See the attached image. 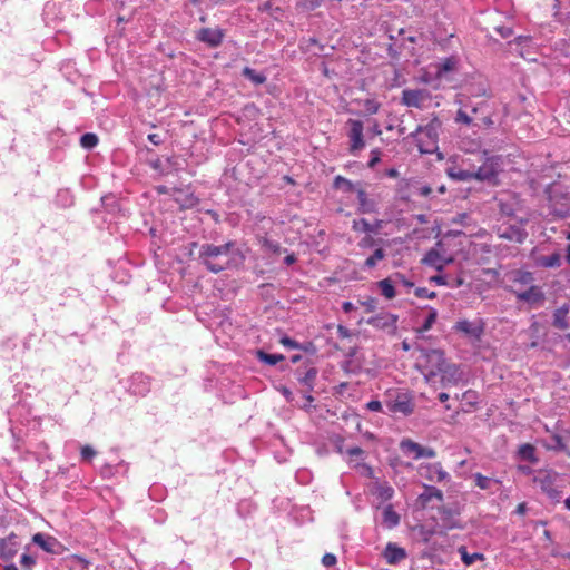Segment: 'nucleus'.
<instances>
[{
	"mask_svg": "<svg viewBox=\"0 0 570 570\" xmlns=\"http://www.w3.org/2000/svg\"><path fill=\"white\" fill-rule=\"evenodd\" d=\"M199 261L212 273H219L240 264L244 256L234 242L222 245L203 244L199 248Z\"/></svg>",
	"mask_w": 570,
	"mask_h": 570,
	"instance_id": "nucleus-1",
	"label": "nucleus"
},
{
	"mask_svg": "<svg viewBox=\"0 0 570 570\" xmlns=\"http://www.w3.org/2000/svg\"><path fill=\"white\" fill-rule=\"evenodd\" d=\"M442 128V121L433 117L426 125L419 126L415 132L416 146L421 154H433L438 149L439 135Z\"/></svg>",
	"mask_w": 570,
	"mask_h": 570,
	"instance_id": "nucleus-2",
	"label": "nucleus"
},
{
	"mask_svg": "<svg viewBox=\"0 0 570 570\" xmlns=\"http://www.w3.org/2000/svg\"><path fill=\"white\" fill-rule=\"evenodd\" d=\"M445 362L446 358L442 351L422 350L416 365L420 372L423 374L425 381L430 384H433L436 382Z\"/></svg>",
	"mask_w": 570,
	"mask_h": 570,
	"instance_id": "nucleus-3",
	"label": "nucleus"
},
{
	"mask_svg": "<svg viewBox=\"0 0 570 570\" xmlns=\"http://www.w3.org/2000/svg\"><path fill=\"white\" fill-rule=\"evenodd\" d=\"M384 404L389 412L409 416L414 412V401L411 392L400 389H390L384 394Z\"/></svg>",
	"mask_w": 570,
	"mask_h": 570,
	"instance_id": "nucleus-4",
	"label": "nucleus"
},
{
	"mask_svg": "<svg viewBox=\"0 0 570 570\" xmlns=\"http://www.w3.org/2000/svg\"><path fill=\"white\" fill-rule=\"evenodd\" d=\"M551 212L560 217L570 216V194L559 183L551 184L547 190Z\"/></svg>",
	"mask_w": 570,
	"mask_h": 570,
	"instance_id": "nucleus-5",
	"label": "nucleus"
},
{
	"mask_svg": "<svg viewBox=\"0 0 570 570\" xmlns=\"http://www.w3.org/2000/svg\"><path fill=\"white\" fill-rule=\"evenodd\" d=\"M558 478V473L552 471L540 472L534 478V482L539 484L541 491L546 493L549 499L556 502L561 498V490L557 485Z\"/></svg>",
	"mask_w": 570,
	"mask_h": 570,
	"instance_id": "nucleus-6",
	"label": "nucleus"
},
{
	"mask_svg": "<svg viewBox=\"0 0 570 570\" xmlns=\"http://www.w3.org/2000/svg\"><path fill=\"white\" fill-rule=\"evenodd\" d=\"M431 98V94L426 89H404L401 102L406 107L423 109Z\"/></svg>",
	"mask_w": 570,
	"mask_h": 570,
	"instance_id": "nucleus-7",
	"label": "nucleus"
},
{
	"mask_svg": "<svg viewBox=\"0 0 570 570\" xmlns=\"http://www.w3.org/2000/svg\"><path fill=\"white\" fill-rule=\"evenodd\" d=\"M401 451L409 456H412L414 460L419 459H433L436 455L434 449L429 446H423L410 439H404L400 443Z\"/></svg>",
	"mask_w": 570,
	"mask_h": 570,
	"instance_id": "nucleus-8",
	"label": "nucleus"
},
{
	"mask_svg": "<svg viewBox=\"0 0 570 570\" xmlns=\"http://www.w3.org/2000/svg\"><path fill=\"white\" fill-rule=\"evenodd\" d=\"M419 474L430 482H448L450 474L443 470L441 463H425L419 466Z\"/></svg>",
	"mask_w": 570,
	"mask_h": 570,
	"instance_id": "nucleus-9",
	"label": "nucleus"
},
{
	"mask_svg": "<svg viewBox=\"0 0 570 570\" xmlns=\"http://www.w3.org/2000/svg\"><path fill=\"white\" fill-rule=\"evenodd\" d=\"M438 379L443 387L454 386L463 380V371L459 365L446 361Z\"/></svg>",
	"mask_w": 570,
	"mask_h": 570,
	"instance_id": "nucleus-10",
	"label": "nucleus"
},
{
	"mask_svg": "<svg viewBox=\"0 0 570 570\" xmlns=\"http://www.w3.org/2000/svg\"><path fill=\"white\" fill-rule=\"evenodd\" d=\"M150 377L144 373H135L128 380L127 390L135 396H146L150 391Z\"/></svg>",
	"mask_w": 570,
	"mask_h": 570,
	"instance_id": "nucleus-11",
	"label": "nucleus"
},
{
	"mask_svg": "<svg viewBox=\"0 0 570 570\" xmlns=\"http://www.w3.org/2000/svg\"><path fill=\"white\" fill-rule=\"evenodd\" d=\"M20 549V541L17 534L10 533L6 538H0V559L3 561L12 560Z\"/></svg>",
	"mask_w": 570,
	"mask_h": 570,
	"instance_id": "nucleus-12",
	"label": "nucleus"
},
{
	"mask_svg": "<svg viewBox=\"0 0 570 570\" xmlns=\"http://www.w3.org/2000/svg\"><path fill=\"white\" fill-rule=\"evenodd\" d=\"M499 173V163L495 158L487 159L478 170H473V177L480 181H492L497 178Z\"/></svg>",
	"mask_w": 570,
	"mask_h": 570,
	"instance_id": "nucleus-13",
	"label": "nucleus"
},
{
	"mask_svg": "<svg viewBox=\"0 0 570 570\" xmlns=\"http://www.w3.org/2000/svg\"><path fill=\"white\" fill-rule=\"evenodd\" d=\"M367 323L375 328L394 333L396 331L397 316L391 313H381L368 318Z\"/></svg>",
	"mask_w": 570,
	"mask_h": 570,
	"instance_id": "nucleus-14",
	"label": "nucleus"
},
{
	"mask_svg": "<svg viewBox=\"0 0 570 570\" xmlns=\"http://www.w3.org/2000/svg\"><path fill=\"white\" fill-rule=\"evenodd\" d=\"M454 328L458 332H461L471 338L480 340L484 332V324L481 320H478L474 322H471L468 320H461V321L456 322Z\"/></svg>",
	"mask_w": 570,
	"mask_h": 570,
	"instance_id": "nucleus-15",
	"label": "nucleus"
},
{
	"mask_svg": "<svg viewBox=\"0 0 570 570\" xmlns=\"http://www.w3.org/2000/svg\"><path fill=\"white\" fill-rule=\"evenodd\" d=\"M32 542L48 553L59 554L61 552L62 546L55 537L38 532L32 535Z\"/></svg>",
	"mask_w": 570,
	"mask_h": 570,
	"instance_id": "nucleus-16",
	"label": "nucleus"
},
{
	"mask_svg": "<svg viewBox=\"0 0 570 570\" xmlns=\"http://www.w3.org/2000/svg\"><path fill=\"white\" fill-rule=\"evenodd\" d=\"M350 141H351V151L355 153L357 150H361L364 147V139H363V124L360 120L350 119Z\"/></svg>",
	"mask_w": 570,
	"mask_h": 570,
	"instance_id": "nucleus-17",
	"label": "nucleus"
},
{
	"mask_svg": "<svg viewBox=\"0 0 570 570\" xmlns=\"http://www.w3.org/2000/svg\"><path fill=\"white\" fill-rule=\"evenodd\" d=\"M383 557L389 564H397L406 559L407 553L404 548L399 547L396 543L389 542L383 551Z\"/></svg>",
	"mask_w": 570,
	"mask_h": 570,
	"instance_id": "nucleus-18",
	"label": "nucleus"
},
{
	"mask_svg": "<svg viewBox=\"0 0 570 570\" xmlns=\"http://www.w3.org/2000/svg\"><path fill=\"white\" fill-rule=\"evenodd\" d=\"M223 37H224V35H223L222 30L218 28H215V29L203 28L199 30L198 36H197V38L200 41H203L212 47L219 46L223 41Z\"/></svg>",
	"mask_w": 570,
	"mask_h": 570,
	"instance_id": "nucleus-19",
	"label": "nucleus"
},
{
	"mask_svg": "<svg viewBox=\"0 0 570 570\" xmlns=\"http://www.w3.org/2000/svg\"><path fill=\"white\" fill-rule=\"evenodd\" d=\"M518 301L537 304L543 301V293L540 287L531 285L527 291H514Z\"/></svg>",
	"mask_w": 570,
	"mask_h": 570,
	"instance_id": "nucleus-20",
	"label": "nucleus"
},
{
	"mask_svg": "<svg viewBox=\"0 0 570 570\" xmlns=\"http://www.w3.org/2000/svg\"><path fill=\"white\" fill-rule=\"evenodd\" d=\"M372 493L380 499L381 502L389 501L394 495V489L386 481L376 480L372 484Z\"/></svg>",
	"mask_w": 570,
	"mask_h": 570,
	"instance_id": "nucleus-21",
	"label": "nucleus"
},
{
	"mask_svg": "<svg viewBox=\"0 0 570 570\" xmlns=\"http://www.w3.org/2000/svg\"><path fill=\"white\" fill-rule=\"evenodd\" d=\"M401 517L392 504H387L382 511V524L386 529H394L400 524Z\"/></svg>",
	"mask_w": 570,
	"mask_h": 570,
	"instance_id": "nucleus-22",
	"label": "nucleus"
},
{
	"mask_svg": "<svg viewBox=\"0 0 570 570\" xmlns=\"http://www.w3.org/2000/svg\"><path fill=\"white\" fill-rule=\"evenodd\" d=\"M258 245L261 246V249L269 255H281L283 252H286V249L282 248L281 244L269 237L265 236H258L257 237Z\"/></svg>",
	"mask_w": 570,
	"mask_h": 570,
	"instance_id": "nucleus-23",
	"label": "nucleus"
},
{
	"mask_svg": "<svg viewBox=\"0 0 570 570\" xmlns=\"http://www.w3.org/2000/svg\"><path fill=\"white\" fill-rule=\"evenodd\" d=\"M499 236L515 243H523L528 236V233L523 228L508 226L500 230Z\"/></svg>",
	"mask_w": 570,
	"mask_h": 570,
	"instance_id": "nucleus-24",
	"label": "nucleus"
},
{
	"mask_svg": "<svg viewBox=\"0 0 570 570\" xmlns=\"http://www.w3.org/2000/svg\"><path fill=\"white\" fill-rule=\"evenodd\" d=\"M432 499L443 500V492L435 487L424 485V491L419 495L422 505H426Z\"/></svg>",
	"mask_w": 570,
	"mask_h": 570,
	"instance_id": "nucleus-25",
	"label": "nucleus"
},
{
	"mask_svg": "<svg viewBox=\"0 0 570 570\" xmlns=\"http://www.w3.org/2000/svg\"><path fill=\"white\" fill-rule=\"evenodd\" d=\"M423 263L433 266L435 269L440 272L443 269L445 261L438 250L432 249L426 253V255L423 258Z\"/></svg>",
	"mask_w": 570,
	"mask_h": 570,
	"instance_id": "nucleus-26",
	"label": "nucleus"
},
{
	"mask_svg": "<svg viewBox=\"0 0 570 570\" xmlns=\"http://www.w3.org/2000/svg\"><path fill=\"white\" fill-rule=\"evenodd\" d=\"M448 176L456 181H469L474 179L473 170L462 169L458 167H451L446 170Z\"/></svg>",
	"mask_w": 570,
	"mask_h": 570,
	"instance_id": "nucleus-27",
	"label": "nucleus"
},
{
	"mask_svg": "<svg viewBox=\"0 0 570 570\" xmlns=\"http://www.w3.org/2000/svg\"><path fill=\"white\" fill-rule=\"evenodd\" d=\"M458 552H459V554L461 557L462 562L465 566H471L474 562L481 561V560L484 559V556L482 553H479V552L469 553L465 546H460L458 548Z\"/></svg>",
	"mask_w": 570,
	"mask_h": 570,
	"instance_id": "nucleus-28",
	"label": "nucleus"
},
{
	"mask_svg": "<svg viewBox=\"0 0 570 570\" xmlns=\"http://www.w3.org/2000/svg\"><path fill=\"white\" fill-rule=\"evenodd\" d=\"M393 282L391 278H385L376 283L377 288L386 299H392L396 295Z\"/></svg>",
	"mask_w": 570,
	"mask_h": 570,
	"instance_id": "nucleus-29",
	"label": "nucleus"
},
{
	"mask_svg": "<svg viewBox=\"0 0 570 570\" xmlns=\"http://www.w3.org/2000/svg\"><path fill=\"white\" fill-rule=\"evenodd\" d=\"M357 199H358L360 210L362 213L374 212L375 203L367 197L366 193L363 189L357 190Z\"/></svg>",
	"mask_w": 570,
	"mask_h": 570,
	"instance_id": "nucleus-30",
	"label": "nucleus"
},
{
	"mask_svg": "<svg viewBox=\"0 0 570 570\" xmlns=\"http://www.w3.org/2000/svg\"><path fill=\"white\" fill-rule=\"evenodd\" d=\"M511 281L514 284L528 286L532 284L533 282V275L531 272L528 271H515L511 275Z\"/></svg>",
	"mask_w": 570,
	"mask_h": 570,
	"instance_id": "nucleus-31",
	"label": "nucleus"
},
{
	"mask_svg": "<svg viewBox=\"0 0 570 570\" xmlns=\"http://www.w3.org/2000/svg\"><path fill=\"white\" fill-rule=\"evenodd\" d=\"M568 307L562 306L558 308L553 314V325L559 330H566L568 327L567 322Z\"/></svg>",
	"mask_w": 570,
	"mask_h": 570,
	"instance_id": "nucleus-32",
	"label": "nucleus"
},
{
	"mask_svg": "<svg viewBox=\"0 0 570 570\" xmlns=\"http://www.w3.org/2000/svg\"><path fill=\"white\" fill-rule=\"evenodd\" d=\"M519 455L522 460L529 461L531 463H537L538 458L535 456V449L533 445L525 443L519 448Z\"/></svg>",
	"mask_w": 570,
	"mask_h": 570,
	"instance_id": "nucleus-33",
	"label": "nucleus"
},
{
	"mask_svg": "<svg viewBox=\"0 0 570 570\" xmlns=\"http://www.w3.org/2000/svg\"><path fill=\"white\" fill-rule=\"evenodd\" d=\"M429 311V315L426 316L422 326L417 330L419 333H425L432 328L438 318V311L431 306L425 307Z\"/></svg>",
	"mask_w": 570,
	"mask_h": 570,
	"instance_id": "nucleus-34",
	"label": "nucleus"
},
{
	"mask_svg": "<svg viewBox=\"0 0 570 570\" xmlns=\"http://www.w3.org/2000/svg\"><path fill=\"white\" fill-rule=\"evenodd\" d=\"M539 264L547 268L559 267L561 265V255L553 253L549 256H542L539 258Z\"/></svg>",
	"mask_w": 570,
	"mask_h": 570,
	"instance_id": "nucleus-35",
	"label": "nucleus"
},
{
	"mask_svg": "<svg viewBox=\"0 0 570 570\" xmlns=\"http://www.w3.org/2000/svg\"><path fill=\"white\" fill-rule=\"evenodd\" d=\"M243 76L255 85H262L266 81L265 75L256 72L254 69L249 67H245L243 69Z\"/></svg>",
	"mask_w": 570,
	"mask_h": 570,
	"instance_id": "nucleus-36",
	"label": "nucleus"
},
{
	"mask_svg": "<svg viewBox=\"0 0 570 570\" xmlns=\"http://www.w3.org/2000/svg\"><path fill=\"white\" fill-rule=\"evenodd\" d=\"M257 357L259 361L268 365H276L278 362L285 358L282 354H268L264 351H257Z\"/></svg>",
	"mask_w": 570,
	"mask_h": 570,
	"instance_id": "nucleus-37",
	"label": "nucleus"
},
{
	"mask_svg": "<svg viewBox=\"0 0 570 570\" xmlns=\"http://www.w3.org/2000/svg\"><path fill=\"white\" fill-rule=\"evenodd\" d=\"M441 520L445 529H455L461 528L459 521L453 518V514L450 510L443 509L441 512Z\"/></svg>",
	"mask_w": 570,
	"mask_h": 570,
	"instance_id": "nucleus-38",
	"label": "nucleus"
},
{
	"mask_svg": "<svg viewBox=\"0 0 570 570\" xmlns=\"http://www.w3.org/2000/svg\"><path fill=\"white\" fill-rule=\"evenodd\" d=\"M473 478L475 481V485L481 490H491L492 485L499 482L497 480H492L488 476H484L481 473H475Z\"/></svg>",
	"mask_w": 570,
	"mask_h": 570,
	"instance_id": "nucleus-39",
	"label": "nucleus"
},
{
	"mask_svg": "<svg viewBox=\"0 0 570 570\" xmlns=\"http://www.w3.org/2000/svg\"><path fill=\"white\" fill-rule=\"evenodd\" d=\"M455 59L446 58L441 63L436 66V75L438 77H442L444 73L452 71L455 68Z\"/></svg>",
	"mask_w": 570,
	"mask_h": 570,
	"instance_id": "nucleus-40",
	"label": "nucleus"
},
{
	"mask_svg": "<svg viewBox=\"0 0 570 570\" xmlns=\"http://www.w3.org/2000/svg\"><path fill=\"white\" fill-rule=\"evenodd\" d=\"M385 256V253L382 248H377L374 250V253L366 258L364 265L365 267L367 268H373L374 266H376V264L382 261Z\"/></svg>",
	"mask_w": 570,
	"mask_h": 570,
	"instance_id": "nucleus-41",
	"label": "nucleus"
},
{
	"mask_svg": "<svg viewBox=\"0 0 570 570\" xmlns=\"http://www.w3.org/2000/svg\"><path fill=\"white\" fill-rule=\"evenodd\" d=\"M98 144V137L95 134L87 132L81 136L80 145L86 149H91Z\"/></svg>",
	"mask_w": 570,
	"mask_h": 570,
	"instance_id": "nucleus-42",
	"label": "nucleus"
},
{
	"mask_svg": "<svg viewBox=\"0 0 570 570\" xmlns=\"http://www.w3.org/2000/svg\"><path fill=\"white\" fill-rule=\"evenodd\" d=\"M362 106L367 115H375L379 111L381 104L375 99H365L362 101Z\"/></svg>",
	"mask_w": 570,
	"mask_h": 570,
	"instance_id": "nucleus-43",
	"label": "nucleus"
},
{
	"mask_svg": "<svg viewBox=\"0 0 570 570\" xmlns=\"http://www.w3.org/2000/svg\"><path fill=\"white\" fill-rule=\"evenodd\" d=\"M37 563V559L31 554L24 552L20 558V564L23 570H32Z\"/></svg>",
	"mask_w": 570,
	"mask_h": 570,
	"instance_id": "nucleus-44",
	"label": "nucleus"
},
{
	"mask_svg": "<svg viewBox=\"0 0 570 570\" xmlns=\"http://www.w3.org/2000/svg\"><path fill=\"white\" fill-rule=\"evenodd\" d=\"M334 187L336 189H344L346 191H351L353 190V184L351 180L342 177V176H336L335 179H334Z\"/></svg>",
	"mask_w": 570,
	"mask_h": 570,
	"instance_id": "nucleus-45",
	"label": "nucleus"
},
{
	"mask_svg": "<svg viewBox=\"0 0 570 570\" xmlns=\"http://www.w3.org/2000/svg\"><path fill=\"white\" fill-rule=\"evenodd\" d=\"M316 375H317V371H316V368H314V367H309L308 370H306V372L304 373V375H303V376H299V377H298V380H299L303 384H305V385H307V386H311V385H312V383L314 382V380H315Z\"/></svg>",
	"mask_w": 570,
	"mask_h": 570,
	"instance_id": "nucleus-46",
	"label": "nucleus"
},
{
	"mask_svg": "<svg viewBox=\"0 0 570 570\" xmlns=\"http://www.w3.org/2000/svg\"><path fill=\"white\" fill-rule=\"evenodd\" d=\"M414 294L419 298L433 299V298L436 297V293L435 292L429 291L425 287H417V288H415Z\"/></svg>",
	"mask_w": 570,
	"mask_h": 570,
	"instance_id": "nucleus-47",
	"label": "nucleus"
},
{
	"mask_svg": "<svg viewBox=\"0 0 570 570\" xmlns=\"http://www.w3.org/2000/svg\"><path fill=\"white\" fill-rule=\"evenodd\" d=\"M353 228L361 232H373L372 225L366 219L354 220Z\"/></svg>",
	"mask_w": 570,
	"mask_h": 570,
	"instance_id": "nucleus-48",
	"label": "nucleus"
},
{
	"mask_svg": "<svg viewBox=\"0 0 570 570\" xmlns=\"http://www.w3.org/2000/svg\"><path fill=\"white\" fill-rule=\"evenodd\" d=\"M455 122L470 125L472 122V118L464 110L460 109L456 112Z\"/></svg>",
	"mask_w": 570,
	"mask_h": 570,
	"instance_id": "nucleus-49",
	"label": "nucleus"
},
{
	"mask_svg": "<svg viewBox=\"0 0 570 570\" xmlns=\"http://www.w3.org/2000/svg\"><path fill=\"white\" fill-rule=\"evenodd\" d=\"M81 458L85 461H90L95 455L96 451L90 445H83L81 448Z\"/></svg>",
	"mask_w": 570,
	"mask_h": 570,
	"instance_id": "nucleus-50",
	"label": "nucleus"
},
{
	"mask_svg": "<svg viewBox=\"0 0 570 570\" xmlns=\"http://www.w3.org/2000/svg\"><path fill=\"white\" fill-rule=\"evenodd\" d=\"M394 283L395 284H400V285H403L405 288H412L414 286V284L412 282H410L409 279H406L402 274L400 273H396L394 275Z\"/></svg>",
	"mask_w": 570,
	"mask_h": 570,
	"instance_id": "nucleus-51",
	"label": "nucleus"
},
{
	"mask_svg": "<svg viewBox=\"0 0 570 570\" xmlns=\"http://www.w3.org/2000/svg\"><path fill=\"white\" fill-rule=\"evenodd\" d=\"M337 562L336 557L333 553H325L322 558V563L324 567H333Z\"/></svg>",
	"mask_w": 570,
	"mask_h": 570,
	"instance_id": "nucleus-52",
	"label": "nucleus"
},
{
	"mask_svg": "<svg viewBox=\"0 0 570 570\" xmlns=\"http://www.w3.org/2000/svg\"><path fill=\"white\" fill-rule=\"evenodd\" d=\"M361 304L365 307L366 312H374L377 305V302L373 297H367L365 301H362Z\"/></svg>",
	"mask_w": 570,
	"mask_h": 570,
	"instance_id": "nucleus-53",
	"label": "nucleus"
},
{
	"mask_svg": "<svg viewBox=\"0 0 570 570\" xmlns=\"http://www.w3.org/2000/svg\"><path fill=\"white\" fill-rule=\"evenodd\" d=\"M495 31L502 37V38H509L513 35V30L510 27L500 26L495 28Z\"/></svg>",
	"mask_w": 570,
	"mask_h": 570,
	"instance_id": "nucleus-54",
	"label": "nucleus"
},
{
	"mask_svg": "<svg viewBox=\"0 0 570 570\" xmlns=\"http://www.w3.org/2000/svg\"><path fill=\"white\" fill-rule=\"evenodd\" d=\"M281 343H282V345H284L285 347H288V348H298L299 347V344L296 341H294L287 336H283L281 338Z\"/></svg>",
	"mask_w": 570,
	"mask_h": 570,
	"instance_id": "nucleus-55",
	"label": "nucleus"
},
{
	"mask_svg": "<svg viewBox=\"0 0 570 570\" xmlns=\"http://www.w3.org/2000/svg\"><path fill=\"white\" fill-rule=\"evenodd\" d=\"M367 410L372 412H381L382 411V402L377 400H372L366 404Z\"/></svg>",
	"mask_w": 570,
	"mask_h": 570,
	"instance_id": "nucleus-56",
	"label": "nucleus"
},
{
	"mask_svg": "<svg viewBox=\"0 0 570 570\" xmlns=\"http://www.w3.org/2000/svg\"><path fill=\"white\" fill-rule=\"evenodd\" d=\"M430 282L434 283V284H436L439 286L448 285L446 277L443 276V275H434V276L430 277Z\"/></svg>",
	"mask_w": 570,
	"mask_h": 570,
	"instance_id": "nucleus-57",
	"label": "nucleus"
},
{
	"mask_svg": "<svg viewBox=\"0 0 570 570\" xmlns=\"http://www.w3.org/2000/svg\"><path fill=\"white\" fill-rule=\"evenodd\" d=\"M469 92L473 97L485 96L487 95V88L485 87L474 88V87L471 86L470 89H469Z\"/></svg>",
	"mask_w": 570,
	"mask_h": 570,
	"instance_id": "nucleus-58",
	"label": "nucleus"
},
{
	"mask_svg": "<svg viewBox=\"0 0 570 570\" xmlns=\"http://www.w3.org/2000/svg\"><path fill=\"white\" fill-rule=\"evenodd\" d=\"M345 453L350 456H361L363 454V450L360 446H352L346 449Z\"/></svg>",
	"mask_w": 570,
	"mask_h": 570,
	"instance_id": "nucleus-59",
	"label": "nucleus"
},
{
	"mask_svg": "<svg viewBox=\"0 0 570 570\" xmlns=\"http://www.w3.org/2000/svg\"><path fill=\"white\" fill-rule=\"evenodd\" d=\"M500 209L504 215L512 216L514 214V210L509 205L504 204L502 200H500Z\"/></svg>",
	"mask_w": 570,
	"mask_h": 570,
	"instance_id": "nucleus-60",
	"label": "nucleus"
},
{
	"mask_svg": "<svg viewBox=\"0 0 570 570\" xmlns=\"http://www.w3.org/2000/svg\"><path fill=\"white\" fill-rule=\"evenodd\" d=\"M417 193L419 195L423 196V197H429L432 193V189L430 186H421L419 189H417Z\"/></svg>",
	"mask_w": 570,
	"mask_h": 570,
	"instance_id": "nucleus-61",
	"label": "nucleus"
},
{
	"mask_svg": "<svg viewBox=\"0 0 570 570\" xmlns=\"http://www.w3.org/2000/svg\"><path fill=\"white\" fill-rule=\"evenodd\" d=\"M380 161V153L376 150L372 151V158L368 161L370 167H374Z\"/></svg>",
	"mask_w": 570,
	"mask_h": 570,
	"instance_id": "nucleus-62",
	"label": "nucleus"
},
{
	"mask_svg": "<svg viewBox=\"0 0 570 570\" xmlns=\"http://www.w3.org/2000/svg\"><path fill=\"white\" fill-rule=\"evenodd\" d=\"M148 140L153 144V145H160L161 144V138L159 135L157 134H149L148 135Z\"/></svg>",
	"mask_w": 570,
	"mask_h": 570,
	"instance_id": "nucleus-63",
	"label": "nucleus"
},
{
	"mask_svg": "<svg viewBox=\"0 0 570 570\" xmlns=\"http://www.w3.org/2000/svg\"><path fill=\"white\" fill-rule=\"evenodd\" d=\"M342 309H343L345 313H350V312H352V311H354V309H355V306H354V304H353V303H351V302H344V303L342 304Z\"/></svg>",
	"mask_w": 570,
	"mask_h": 570,
	"instance_id": "nucleus-64",
	"label": "nucleus"
}]
</instances>
